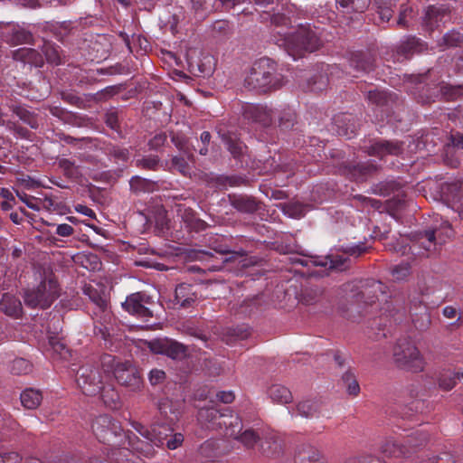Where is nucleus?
Wrapping results in <instances>:
<instances>
[{"mask_svg": "<svg viewBox=\"0 0 463 463\" xmlns=\"http://www.w3.org/2000/svg\"><path fill=\"white\" fill-rule=\"evenodd\" d=\"M459 374H455L451 372H445L440 373L438 379V383L440 389L449 391L456 385V379Z\"/></svg>", "mask_w": 463, "mask_h": 463, "instance_id": "nucleus-59", "label": "nucleus"}, {"mask_svg": "<svg viewBox=\"0 0 463 463\" xmlns=\"http://www.w3.org/2000/svg\"><path fill=\"white\" fill-rule=\"evenodd\" d=\"M0 309L5 315L13 317H19L23 313L22 303L15 296L5 293L0 300Z\"/></svg>", "mask_w": 463, "mask_h": 463, "instance_id": "nucleus-28", "label": "nucleus"}, {"mask_svg": "<svg viewBox=\"0 0 463 463\" xmlns=\"http://www.w3.org/2000/svg\"><path fill=\"white\" fill-rule=\"evenodd\" d=\"M307 88L311 91L318 92L326 89L329 80L324 68L307 78Z\"/></svg>", "mask_w": 463, "mask_h": 463, "instance_id": "nucleus-36", "label": "nucleus"}, {"mask_svg": "<svg viewBox=\"0 0 463 463\" xmlns=\"http://www.w3.org/2000/svg\"><path fill=\"white\" fill-rule=\"evenodd\" d=\"M297 123V115L293 109L287 108L279 114V127L283 130L291 129Z\"/></svg>", "mask_w": 463, "mask_h": 463, "instance_id": "nucleus-52", "label": "nucleus"}, {"mask_svg": "<svg viewBox=\"0 0 463 463\" xmlns=\"http://www.w3.org/2000/svg\"><path fill=\"white\" fill-rule=\"evenodd\" d=\"M374 61L372 54L362 52L352 53L349 60L350 67L358 72H370L374 69Z\"/></svg>", "mask_w": 463, "mask_h": 463, "instance_id": "nucleus-27", "label": "nucleus"}, {"mask_svg": "<svg viewBox=\"0 0 463 463\" xmlns=\"http://www.w3.org/2000/svg\"><path fill=\"white\" fill-rule=\"evenodd\" d=\"M382 309L386 316L394 317L397 314H405L406 307L403 305V299L401 297H395L386 300Z\"/></svg>", "mask_w": 463, "mask_h": 463, "instance_id": "nucleus-49", "label": "nucleus"}, {"mask_svg": "<svg viewBox=\"0 0 463 463\" xmlns=\"http://www.w3.org/2000/svg\"><path fill=\"white\" fill-rule=\"evenodd\" d=\"M220 429L224 428V435L227 437L237 436L242 430V422L237 414H233L228 409H223L220 420Z\"/></svg>", "mask_w": 463, "mask_h": 463, "instance_id": "nucleus-20", "label": "nucleus"}, {"mask_svg": "<svg viewBox=\"0 0 463 463\" xmlns=\"http://www.w3.org/2000/svg\"><path fill=\"white\" fill-rule=\"evenodd\" d=\"M350 118H351L350 116L339 115V116H336L334 118L335 124V126L338 128L337 129L338 135L346 137L348 138H350L351 136L355 133V127L354 126H352V127H345V126H344L346 121L350 122V120H351Z\"/></svg>", "mask_w": 463, "mask_h": 463, "instance_id": "nucleus-55", "label": "nucleus"}, {"mask_svg": "<svg viewBox=\"0 0 463 463\" xmlns=\"http://www.w3.org/2000/svg\"><path fill=\"white\" fill-rule=\"evenodd\" d=\"M403 151L402 143L399 141L380 140L368 148L370 156L383 157L386 155L399 156Z\"/></svg>", "mask_w": 463, "mask_h": 463, "instance_id": "nucleus-18", "label": "nucleus"}, {"mask_svg": "<svg viewBox=\"0 0 463 463\" xmlns=\"http://www.w3.org/2000/svg\"><path fill=\"white\" fill-rule=\"evenodd\" d=\"M154 305L151 296L146 292H136L127 297L122 303V307L130 315L147 321L153 317L151 307Z\"/></svg>", "mask_w": 463, "mask_h": 463, "instance_id": "nucleus-8", "label": "nucleus"}, {"mask_svg": "<svg viewBox=\"0 0 463 463\" xmlns=\"http://www.w3.org/2000/svg\"><path fill=\"white\" fill-rule=\"evenodd\" d=\"M95 316L97 318L94 322V334L100 335L105 341L109 340L111 335V331L113 330L111 326L112 315L110 311L107 308L98 310L95 312Z\"/></svg>", "mask_w": 463, "mask_h": 463, "instance_id": "nucleus-22", "label": "nucleus"}, {"mask_svg": "<svg viewBox=\"0 0 463 463\" xmlns=\"http://www.w3.org/2000/svg\"><path fill=\"white\" fill-rule=\"evenodd\" d=\"M21 430L19 423L10 415L0 419V441H5L12 438Z\"/></svg>", "mask_w": 463, "mask_h": 463, "instance_id": "nucleus-35", "label": "nucleus"}, {"mask_svg": "<svg viewBox=\"0 0 463 463\" xmlns=\"http://www.w3.org/2000/svg\"><path fill=\"white\" fill-rule=\"evenodd\" d=\"M83 292L97 306L99 310L108 307L106 296L91 285L85 286Z\"/></svg>", "mask_w": 463, "mask_h": 463, "instance_id": "nucleus-50", "label": "nucleus"}, {"mask_svg": "<svg viewBox=\"0 0 463 463\" xmlns=\"http://www.w3.org/2000/svg\"><path fill=\"white\" fill-rule=\"evenodd\" d=\"M58 165L68 178L78 179L80 176L79 167L73 161L67 158H61L58 161Z\"/></svg>", "mask_w": 463, "mask_h": 463, "instance_id": "nucleus-56", "label": "nucleus"}, {"mask_svg": "<svg viewBox=\"0 0 463 463\" xmlns=\"http://www.w3.org/2000/svg\"><path fill=\"white\" fill-rule=\"evenodd\" d=\"M422 292H414L409 296V313L415 328L420 331L427 330L431 318Z\"/></svg>", "mask_w": 463, "mask_h": 463, "instance_id": "nucleus-9", "label": "nucleus"}, {"mask_svg": "<svg viewBox=\"0 0 463 463\" xmlns=\"http://www.w3.org/2000/svg\"><path fill=\"white\" fill-rule=\"evenodd\" d=\"M10 109L19 118V119L30 126L32 128L35 129L38 128L37 116L33 112L28 110L25 107L21 105H12L10 106Z\"/></svg>", "mask_w": 463, "mask_h": 463, "instance_id": "nucleus-39", "label": "nucleus"}, {"mask_svg": "<svg viewBox=\"0 0 463 463\" xmlns=\"http://www.w3.org/2000/svg\"><path fill=\"white\" fill-rule=\"evenodd\" d=\"M107 155L112 157L117 163L127 162L129 158V150L119 146H109L106 148Z\"/></svg>", "mask_w": 463, "mask_h": 463, "instance_id": "nucleus-58", "label": "nucleus"}, {"mask_svg": "<svg viewBox=\"0 0 463 463\" xmlns=\"http://www.w3.org/2000/svg\"><path fill=\"white\" fill-rule=\"evenodd\" d=\"M366 93V99L376 106H386L389 102L393 101L392 95L388 94L384 90H380L378 89L369 90L364 91Z\"/></svg>", "mask_w": 463, "mask_h": 463, "instance_id": "nucleus-43", "label": "nucleus"}, {"mask_svg": "<svg viewBox=\"0 0 463 463\" xmlns=\"http://www.w3.org/2000/svg\"><path fill=\"white\" fill-rule=\"evenodd\" d=\"M171 141L188 160H192L194 158V154L192 153L188 146V140L184 136L178 133H172Z\"/></svg>", "mask_w": 463, "mask_h": 463, "instance_id": "nucleus-53", "label": "nucleus"}, {"mask_svg": "<svg viewBox=\"0 0 463 463\" xmlns=\"http://www.w3.org/2000/svg\"><path fill=\"white\" fill-rule=\"evenodd\" d=\"M443 201L459 214L463 213V181L445 183L440 187Z\"/></svg>", "mask_w": 463, "mask_h": 463, "instance_id": "nucleus-12", "label": "nucleus"}, {"mask_svg": "<svg viewBox=\"0 0 463 463\" xmlns=\"http://www.w3.org/2000/svg\"><path fill=\"white\" fill-rule=\"evenodd\" d=\"M455 149H463V135L459 132L452 133L449 141L447 143L448 155Z\"/></svg>", "mask_w": 463, "mask_h": 463, "instance_id": "nucleus-64", "label": "nucleus"}, {"mask_svg": "<svg viewBox=\"0 0 463 463\" xmlns=\"http://www.w3.org/2000/svg\"><path fill=\"white\" fill-rule=\"evenodd\" d=\"M250 335V327L242 325L236 327H228L222 333V341L227 345H234L239 341L247 339Z\"/></svg>", "mask_w": 463, "mask_h": 463, "instance_id": "nucleus-31", "label": "nucleus"}, {"mask_svg": "<svg viewBox=\"0 0 463 463\" xmlns=\"http://www.w3.org/2000/svg\"><path fill=\"white\" fill-rule=\"evenodd\" d=\"M299 463H326L325 457L310 445H303L298 452Z\"/></svg>", "mask_w": 463, "mask_h": 463, "instance_id": "nucleus-34", "label": "nucleus"}, {"mask_svg": "<svg viewBox=\"0 0 463 463\" xmlns=\"http://www.w3.org/2000/svg\"><path fill=\"white\" fill-rule=\"evenodd\" d=\"M42 51L44 53L47 62L59 65L62 62L61 52L59 47H56L50 42H44Z\"/></svg>", "mask_w": 463, "mask_h": 463, "instance_id": "nucleus-51", "label": "nucleus"}, {"mask_svg": "<svg viewBox=\"0 0 463 463\" xmlns=\"http://www.w3.org/2000/svg\"><path fill=\"white\" fill-rule=\"evenodd\" d=\"M228 199L231 205L242 213H255L260 211L262 206L260 201L247 194H229Z\"/></svg>", "mask_w": 463, "mask_h": 463, "instance_id": "nucleus-15", "label": "nucleus"}, {"mask_svg": "<svg viewBox=\"0 0 463 463\" xmlns=\"http://www.w3.org/2000/svg\"><path fill=\"white\" fill-rule=\"evenodd\" d=\"M269 398L279 403H288L292 401L290 391L280 384H273L268 390Z\"/></svg>", "mask_w": 463, "mask_h": 463, "instance_id": "nucleus-40", "label": "nucleus"}, {"mask_svg": "<svg viewBox=\"0 0 463 463\" xmlns=\"http://www.w3.org/2000/svg\"><path fill=\"white\" fill-rule=\"evenodd\" d=\"M370 0H336V4L343 9V12L364 13L369 6Z\"/></svg>", "mask_w": 463, "mask_h": 463, "instance_id": "nucleus-44", "label": "nucleus"}, {"mask_svg": "<svg viewBox=\"0 0 463 463\" xmlns=\"http://www.w3.org/2000/svg\"><path fill=\"white\" fill-rule=\"evenodd\" d=\"M438 46L445 50L446 48L460 47L463 44V34L458 31L452 30L443 35L439 40Z\"/></svg>", "mask_w": 463, "mask_h": 463, "instance_id": "nucleus-45", "label": "nucleus"}, {"mask_svg": "<svg viewBox=\"0 0 463 463\" xmlns=\"http://www.w3.org/2000/svg\"><path fill=\"white\" fill-rule=\"evenodd\" d=\"M393 361L402 370L418 373L423 371L424 361L416 345L407 339H400L393 347Z\"/></svg>", "mask_w": 463, "mask_h": 463, "instance_id": "nucleus-4", "label": "nucleus"}, {"mask_svg": "<svg viewBox=\"0 0 463 463\" xmlns=\"http://www.w3.org/2000/svg\"><path fill=\"white\" fill-rule=\"evenodd\" d=\"M380 451L388 458L408 457L410 449L404 443H399L392 438H386L380 446Z\"/></svg>", "mask_w": 463, "mask_h": 463, "instance_id": "nucleus-25", "label": "nucleus"}, {"mask_svg": "<svg viewBox=\"0 0 463 463\" xmlns=\"http://www.w3.org/2000/svg\"><path fill=\"white\" fill-rule=\"evenodd\" d=\"M46 27H48L54 35L60 39L62 40L63 37L67 36L71 31V23L63 22V23H57L55 24H47Z\"/></svg>", "mask_w": 463, "mask_h": 463, "instance_id": "nucleus-63", "label": "nucleus"}, {"mask_svg": "<svg viewBox=\"0 0 463 463\" xmlns=\"http://www.w3.org/2000/svg\"><path fill=\"white\" fill-rule=\"evenodd\" d=\"M284 44L287 52L297 60L307 52L317 51L322 43L309 25H299L296 32L285 38Z\"/></svg>", "mask_w": 463, "mask_h": 463, "instance_id": "nucleus-2", "label": "nucleus"}, {"mask_svg": "<svg viewBox=\"0 0 463 463\" xmlns=\"http://www.w3.org/2000/svg\"><path fill=\"white\" fill-rule=\"evenodd\" d=\"M316 266L327 268L331 270L343 271L350 265V259L340 254H330L315 260Z\"/></svg>", "mask_w": 463, "mask_h": 463, "instance_id": "nucleus-26", "label": "nucleus"}, {"mask_svg": "<svg viewBox=\"0 0 463 463\" xmlns=\"http://www.w3.org/2000/svg\"><path fill=\"white\" fill-rule=\"evenodd\" d=\"M91 429L100 442L109 446H115L117 438L122 436V428L118 421L107 414L97 417L92 422Z\"/></svg>", "mask_w": 463, "mask_h": 463, "instance_id": "nucleus-7", "label": "nucleus"}, {"mask_svg": "<svg viewBox=\"0 0 463 463\" xmlns=\"http://www.w3.org/2000/svg\"><path fill=\"white\" fill-rule=\"evenodd\" d=\"M386 287L378 280L370 279L367 280L363 290L358 294L360 300H363L365 305L373 307L375 305L379 295L385 293Z\"/></svg>", "mask_w": 463, "mask_h": 463, "instance_id": "nucleus-21", "label": "nucleus"}, {"mask_svg": "<svg viewBox=\"0 0 463 463\" xmlns=\"http://www.w3.org/2000/svg\"><path fill=\"white\" fill-rule=\"evenodd\" d=\"M259 449L266 457H277L282 451L281 440L272 432L264 433L261 431Z\"/></svg>", "mask_w": 463, "mask_h": 463, "instance_id": "nucleus-19", "label": "nucleus"}, {"mask_svg": "<svg viewBox=\"0 0 463 463\" xmlns=\"http://www.w3.org/2000/svg\"><path fill=\"white\" fill-rule=\"evenodd\" d=\"M222 409L202 408L198 411L197 419L207 429L219 430L222 418Z\"/></svg>", "mask_w": 463, "mask_h": 463, "instance_id": "nucleus-24", "label": "nucleus"}, {"mask_svg": "<svg viewBox=\"0 0 463 463\" xmlns=\"http://www.w3.org/2000/svg\"><path fill=\"white\" fill-rule=\"evenodd\" d=\"M324 292V288L320 286H310L303 290L301 301L306 305L316 304L322 299Z\"/></svg>", "mask_w": 463, "mask_h": 463, "instance_id": "nucleus-48", "label": "nucleus"}, {"mask_svg": "<svg viewBox=\"0 0 463 463\" xmlns=\"http://www.w3.org/2000/svg\"><path fill=\"white\" fill-rule=\"evenodd\" d=\"M33 364L24 358H15L10 364V371L15 375H25L32 372Z\"/></svg>", "mask_w": 463, "mask_h": 463, "instance_id": "nucleus-54", "label": "nucleus"}, {"mask_svg": "<svg viewBox=\"0 0 463 463\" xmlns=\"http://www.w3.org/2000/svg\"><path fill=\"white\" fill-rule=\"evenodd\" d=\"M345 463H385L384 460L375 458L370 454L360 453L350 456Z\"/></svg>", "mask_w": 463, "mask_h": 463, "instance_id": "nucleus-61", "label": "nucleus"}, {"mask_svg": "<svg viewBox=\"0 0 463 463\" xmlns=\"http://www.w3.org/2000/svg\"><path fill=\"white\" fill-rule=\"evenodd\" d=\"M427 49L426 44L420 39L410 37L402 42L397 48V53L405 59H409L414 53H420Z\"/></svg>", "mask_w": 463, "mask_h": 463, "instance_id": "nucleus-32", "label": "nucleus"}, {"mask_svg": "<svg viewBox=\"0 0 463 463\" xmlns=\"http://www.w3.org/2000/svg\"><path fill=\"white\" fill-rule=\"evenodd\" d=\"M428 439L429 438L426 433L416 430L407 436L404 444L410 449L411 454L412 451L425 446L428 442Z\"/></svg>", "mask_w": 463, "mask_h": 463, "instance_id": "nucleus-47", "label": "nucleus"}, {"mask_svg": "<svg viewBox=\"0 0 463 463\" xmlns=\"http://www.w3.org/2000/svg\"><path fill=\"white\" fill-rule=\"evenodd\" d=\"M385 247L388 250L397 252L402 256L406 255L411 249L405 238L397 239L395 241L389 242Z\"/></svg>", "mask_w": 463, "mask_h": 463, "instance_id": "nucleus-60", "label": "nucleus"}, {"mask_svg": "<svg viewBox=\"0 0 463 463\" xmlns=\"http://www.w3.org/2000/svg\"><path fill=\"white\" fill-rule=\"evenodd\" d=\"M60 296V288L52 276L45 277L36 287L24 293V304L32 308H49Z\"/></svg>", "mask_w": 463, "mask_h": 463, "instance_id": "nucleus-3", "label": "nucleus"}, {"mask_svg": "<svg viewBox=\"0 0 463 463\" xmlns=\"http://www.w3.org/2000/svg\"><path fill=\"white\" fill-rule=\"evenodd\" d=\"M100 397L104 403L112 408H116L119 402V396L118 392L111 386H105L100 392Z\"/></svg>", "mask_w": 463, "mask_h": 463, "instance_id": "nucleus-57", "label": "nucleus"}, {"mask_svg": "<svg viewBox=\"0 0 463 463\" xmlns=\"http://www.w3.org/2000/svg\"><path fill=\"white\" fill-rule=\"evenodd\" d=\"M150 350L164 354L174 360H182L187 356V347L172 339H156L149 343Z\"/></svg>", "mask_w": 463, "mask_h": 463, "instance_id": "nucleus-11", "label": "nucleus"}, {"mask_svg": "<svg viewBox=\"0 0 463 463\" xmlns=\"http://www.w3.org/2000/svg\"><path fill=\"white\" fill-rule=\"evenodd\" d=\"M242 114L246 119L263 127H269L273 122L274 111L266 105L246 104L243 106Z\"/></svg>", "mask_w": 463, "mask_h": 463, "instance_id": "nucleus-14", "label": "nucleus"}, {"mask_svg": "<svg viewBox=\"0 0 463 463\" xmlns=\"http://www.w3.org/2000/svg\"><path fill=\"white\" fill-rule=\"evenodd\" d=\"M115 379L120 385L133 392L139 390L142 385L140 372L130 361L117 364Z\"/></svg>", "mask_w": 463, "mask_h": 463, "instance_id": "nucleus-10", "label": "nucleus"}, {"mask_svg": "<svg viewBox=\"0 0 463 463\" xmlns=\"http://www.w3.org/2000/svg\"><path fill=\"white\" fill-rule=\"evenodd\" d=\"M118 363L121 362L118 360L114 355L109 354H103L99 359L100 366L105 373L113 372L115 374V368Z\"/></svg>", "mask_w": 463, "mask_h": 463, "instance_id": "nucleus-62", "label": "nucleus"}, {"mask_svg": "<svg viewBox=\"0 0 463 463\" xmlns=\"http://www.w3.org/2000/svg\"><path fill=\"white\" fill-rule=\"evenodd\" d=\"M172 432L173 429L169 423L155 421L151 425L147 441L140 440L135 434L128 436V439L133 449L148 454L151 451L152 444L157 447L164 445Z\"/></svg>", "mask_w": 463, "mask_h": 463, "instance_id": "nucleus-5", "label": "nucleus"}, {"mask_svg": "<svg viewBox=\"0 0 463 463\" xmlns=\"http://www.w3.org/2000/svg\"><path fill=\"white\" fill-rule=\"evenodd\" d=\"M232 438L241 441L246 448L252 449L255 445L260 444L261 432L253 429H247Z\"/></svg>", "mask_w": 463, "mask_h": 463, "instance_id": "nucleus-42", "label": "nucleus"}, {"mask_svg": "<svg viewBox=\"0 0 463 463\" xmlns=\"http://www.w3.org/2000/svg\"><path fill=\"white\" fill-rule=\"evenodd\" d=\"M76 383L81 392L89 396L100 393L104 382L98 367L91 364L80 366L76 373Z\"/></svg>", "mask_w": 463, "mask_h": 463, "instance_id": "nucleus-6", "label": "nucleus"}, {"mask_svg": "<svg viewBox=\"0 0 463 463\" xmlns=\"http://www.w3.org/2000/svg\"><path fill=\"white\" fill-rule=\"evenodd\" d=\"M284 77L279 72L278 63L268 57L255 61L244 79V86L250 90L268 93L280 89Z\"/></svg>", "mask_w": 463, "mask_h": 463, "instance_id": "nucleus-1", "label": "nucleus"}, {"mask_svg": "<svg viewBox=\"0 0 463 463\" xmlns=\"http://www.w3.org/2000/svg\"><path fill=\"white\" fill-rule=\"evenodd\" d=\"M437 230H428L423 232H419L415 235V242L413 247L418 246L424 250L428 253L434 252L437 250V246L441 245L444 240L440 238V235H437Z\"/></svg>", "mask_w": 463, "mask_h": 463, "instance_id": "nucleus-17", "label": "nucleus"}, {"mask_svg": "<svg viewBox=\"0 0 463 463\" xmlns=\"http://www.w3.org/2000/svg\"><path fill=\"white\" fill-rule=\"evenodd\" d=\"M449 20L450 10L449 7H445L444 5H430L425 13L423 26L425 31L432 33Z\"/></svg>", "mask_w": 463, "mask_h": 463, "instance_id": "nucleus-13", "label": "nucleus"}, {"mask_svg": "<svg viewBox=\"0 0 463 463\" xmlns=\"http://www.w3.org/2000/svg\"><path fill=\"white\" fill-rule=\"evenodd\" d=\"M7 43L11 45L30 44L33 43V33L20 25L13 26L6 33Z\"/></svg>", "mask_w": 463, "mask_h": 463, "instance_id": "nucleus-30", "label": "nucleus"}, {"mask_svg": "<svg viewBox=\"0 0 463 463\" xmlns=\"http://www.w3.org/2000/svg\"><path fill=\"white\" fill-rule=\"evenodd\" d=\"M222 139L225 143L227 149L234 158L240 159L241 156H243L246 150V146L243 145L242 142L238 140L236 137L226 134H223L222 136Z\"/></svg>", "mask_w": 463, "mask_h": 463, "instance_id": "nucleus-41", "label": "nucleus"}, {"mask_svg": "<svg viewBox=\"0 0 463 463\" xmlns=\"http://www.w3.org/2000/svg\"><path fill=\"white\" fill-rule=\"evenodd\" d=\"M13 59L36 68H41L44 64V59L42 53L32 48H19L14 51Z\"/></svg>", "mask_w": 463, "mask_h": 463, "instance_id": "nucleus-23", "label": "nucleus"}, {"mask_svg": "<svg viewBox=\"0 0 463 463\" xmlns=\"http://www.w3.org/2000/svg\"><path fill=\"white\" fill-rule=\"evenodd\" d=\"M199 292L196 288L188 283H181L175 290V301L180 307L188 308L198 300Z\"/></svg>", "mask_w": 463, "mask_h": 463, "instance_id": "nucleus-16", "label": "nucleus"}, {"mask_svg": "<svg viewBox=\"0 0 463 463\" xmlns=\"http://www.w3.org/2000/svg\"><path fill=\"white\" fill-rule=\"evenodd\" d=\"M350 175L358 181H364L378 171V165L373 161H366L350 165L348 166Z\"/></svg>", "mask_w": 463, "mask_h": 463, "instance_id": "nucleus-29", "label": "nucleus"}, {"mask_svg": "<svg viewBox=\"0 0 463 463\" xmlns=\"http://www.w3.org/2000/svg\"><path fill=\"white\" fill-rule=\"evenodd\" d=\"M20 400L22 405L28 410L36 409L42 402L43 395L41 392L29 388L24 390L21 395Z\"/></svg>", "mask_w": 463, "mask_h": 463, "instance_id": "nucleus-38", "label": "nucleus"}, {"mask_svg": "<svg viewBox=\"0 0 463 463\" xmlns=\"http://www.w3.org/2000/svg\"><path fill=\"white\" fill-rule=\"evenodd\" d=\"M320 404L317 401L305 400L297 405L298 413L306 418H312L318 415Z\"/></svg>", "mask_w": 463, "mask_h": 463, "instance_id": "nucleus-46", "label": "nucleus"}, {"mask_svg": "<svg viewBox=\"0 0 463 463\" xmlns=\"http://www.w3.org/2000/svg\"><path fill=\"white\" fill-rule=\"evenodd\" d=\"M130 190L135 194L153 193L158 190L156 182L140 176H133L129 181Z\"/></svg>", "mask_w": 463, "mask_h": 463, "instance_id": "nucleus-33", "label": "nucleus"}, {"mask_svg": "<svg viewBox=\"0 0 463 463\" xmlns=\"http://www.w3.org/2000/svg\"><path fill=\"white\" fill-rule=\"evenodd\" d=\"M339 384L345 389L351 396H357L360 392V385L356 376L350 369L346 370L340 379Z\"/></svg>", "mask_w": 463, "mask_h": 463, "instance_id": "nucleus-37", "label": "nucleus"}]
</instances>
